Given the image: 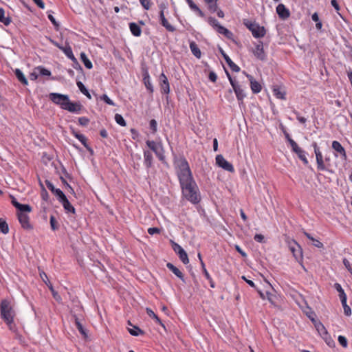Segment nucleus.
Wrapping results in <instances>:
<instances>
[{
    "mask_svg": "<svg viewBox=\"0 0 352 352\" xmlns=\"http://www.w3.org/2000/svg\"><path fill=\"white\" fill-rule=\"evenodd\" d=\"M146 312L150 318L155 320V323L162 326L164 328V329L166 331V328L165 327V324H164L162 320L158 317V316L156 315L151 309L147 307L146 309Z\"/></svg>",
    "mask_w": 352,
    "mask_h": 352,
    "instance_id": "obj_32",
    "label": "nucleus"
},
{
    "mask_svg": "<svg viewBox=\"0 0 352 352\" xmlns=\"http://www.w3.org/2000/svg\"><path fill=\"white\" fill-rule=\"evenodd\" d=\"M276 11L281 20H285L290 16L289 10L283 3H280L277 6Z\"/></svg>",
    "mask_w": 352,
    "mask_h": 352,
    "instance_id": "obj_19",
    "label": "nucleus"
},
{
    "mask_svg": "<svg viewBox=\"0 0 352 352\" xmlns=\"http://www.w3.org/2000/svg\"><path fill=\"white\" fill-rule=\"evenodd\" d=\"M11 21V18L9 16H5L4 9L3 8H0V22L8 26L10 24Z\"/></svg>",
    "mask_w": 352,
    "mask_h": 352,
    "instance_id": "obj_37",
    "label": "nucleus"
},
{
    "mask_svg": "<svg viewBox=\"0 0 352 352\" xmlns=\"http://www.w3.org/2000/svg\"><path fill=\"white\" fill-rule=\"evenodd\" d=\"M100 100L104 102L106 104L111 105V106H115L116 104L114 102L109 98V96L107 94H102L100 96Z\"/></svg>",
    "mask_w": 352,
    "mask_h": 352,
    "instance_id": "obj_54",
    "label": "nucleus"
},
{
    "mask_svg": "<svg viewBox=\"0 0 352 352\" xmlns=\"http://www.w3.org/2000/svg\"><path fill=\"white\" fill-rule=\"evenodd\" d=\"M58 201L62 204L65 211L67 213H71V214H76V209H75V208L69 202V201L68 200V199L66 197V195L64 196L63 198H61Z\"/></svg>",
    "mask_w": 352,
    "mask_h": 352,
    "instance_id": "obj_23",
    "label": "nucleus"
},
{
    "mask_svg": "<svg viewBox=\"0 0 352 352\" xmlns=\"http://www.w3.org/2000/svg\"><path fill=\"white\" fill-rule=\"evenodd\" d=\"M144 164L147 169L153 166V157L151 151H144Z\"/></svg>",
    "mask_w": 352,
    "mask_h": 352,
    "instance_id": "obj_28",
    "label": "nucleus"
},
{
    "mask_svg": "<svg viewBox=\"0 0 352 352\" xmlns=\"http://www.w3.org/2000/svg\"><path fill=\"white\" fill-rule=\"evenodd\" d=\"M159 85L160 87V92L162 94L166 95V99L167 102L168 103V94H170V84L168 80V78L162 72L159 76Z\"/></svg>",
    "mask_w": 352,
    "mask_h": 352,
    "instance_id": "obj_12",
    "label": "nucleus"
},
{
    "mask_svg": "<svg viewBox=\"0 0 352 352\" xmlns=\"http://www.w3.org/2000/svg\"><path fill=\"white\" fill-rule=\"evenodd\" d=\"M50 223L51 229L53 231L58 230L59 229L60 225L57 221L56 217L54 215H51L50 218Z\"/></svg>",
    "mask_w": 352,
    "mask_h": 352,
    "instance_id": "obj_45",
    "label": "nucleus"
},
{
    "mask_svg": "<svg viewBox=\"0 0 352 352\" xmlns=\"http://www.w3.org/2000/svg\"><path fill=\"white\" fill-rule=\"evenodd\" d=\"M76 85L82 94L87 92V89L81 81L76 80Z\"/></svg>",
    "mask_w": 352,
    "mask_h": 352,
    "instance_id": "obj_64",
    "label": "nucleus"
},
{
    "mask_svg": "<svg viewBox=\"0 0 352 352\" xmlns=\"http://www.w3.org/2000/svg\"><path fill=\"white\" fill-rule=\"evenodd\" d=\"M292 151L296 153L298 157L307 166L309 164L308 160L306 157V152L301 148L298 144H292Z\"/></svg>",
    "mask_w": 352,
    "mask_h": 352,
    "instance_id": "obj_18",
    "label": "nucleus"
},
{
    "mask_svg": "<svg viewBox=\"0 0 352 352\" xmlns=\"http://www.w3.org/2000/svg\"><path fill=\"white\" fill-rule=\"evenodd\" d=\"M69 98L68 95L59 93H50L49 94V99L54 104L60 106L63 110L67 104Z\"/></svg>",
    "mask_w": 352,
    "mask_h": 352,
    "instance_id": "obj_9",
    "label": "nucleus"
},
{
    "mask_svg": "<svg viewBox=\"0 0 352 352\" xmlns=\"http://www.w3.org/2000/svg\"><path fill=\"white\" fill-rule=\"evenodd\" d=\"M14 75L17 80L23 85H28V81L25 78V75L20 69H16L14 71Z\"/></svg>",
    "mask_w": 352,
    "mask_h": 352,
    "instance_id": "obj_35",
    "label": "nucleus"
},
{
    "mask_svg": "<svg viewBox=\"0 0 352 352\" xmlns=\"http://www.w3.org/2000/svg\"><path fill=\"white\" fill-rule=\"evenodd\" d=\"M272 91L274 95L278 99L285 100L286 93L285 91L282 90V88L278 85H273Z\"/></svg>",
    "mask_w": 352,
    "mask_h": 352,
    "instance_id": "obj_33",
    "label": "nucleus"
},
{
    "mask_svg": "<svg viewBox=\"0 0 352 352\" xmlns=\"http://www.w3.org/2000/svg\"><path fill=\"white\" fill-rule=\"evenodd\" d=\"M46 285L47 286V287L49 288V289L50 290L52 294V296L54 297V298L57 300V301H60L61 300V297L58 294V293L54 289L52 284L49 282V283H46Z\"/></svg>",
    "mask_w": 352,
    "mask_h": 352,
    "instance_id": "obj_43",
    "label": "nucleus"
},
{
    "mask_svg": "<svg viewBox=\"0 0 352 352\" xmlns=\"http://www.w3.org/2000/svg\"><path fill=\"white\" fill-rule=\"evenodd\" d=\"M223 59L225 60V61L226 62V63L228 64V65L229 66L232 71L234 72H240V67L237 65H236L228 56H225V58Z\"/></svg>",
    "mask_w": 352,
    "mask_h": 352,
    "instance_id": "obj_38",
    "label": "nucleus"
},
{
    "mask_svg": "<svg viewBox=\"0 0 352 352\" xmlns=\"http://www.w3.org/2000/svg\"><path fill=\"white\" fill-rule=\"evenodd\" d=\"M35 70H37L38 74L41 76H50L52 75L51 72L43 66L35 67Z\"/></svg>",
    "mask_w": 352,
    "mask_h": 352,
    "instance_id": "obj_47",
    "label": "nucleus"
},
{
    "mask_svg": "<svg viewBox=\"0 0 352 352\" xmlns=\"http://www.w3.org/2000/svg\"><path fill=\"white\" fill-rule=\"evenodd\" d=\"M159 19H160V23L164 27L166 30L170 32H173L175 31V28L170 25L166 18L165 17L164 12H159Z\"/></svg>",
    "mask_w": 352,
    "mask_h": 352,
    "instance_id": "obj_24",
    "label": "nucleus"
},
{
    "mask_svg": "<svg viewBox=\"0 0 352 352\" xmlns=\"http://www.w3.org/2000/svg\"><path fill=\"white\" fill-rule=\"evenodd\" d=\"M0 232L4 234H6L9 232L8 224L3 218H0Z\"/></svg>",
    "mask_w": 352,
    "mask_h": 352,
    "instance_id": "obj_42",
    "label": "nucleus"
},
{
    "mask_svg": "<svg viewBox=\"0 0 352 352\" xmlns=\"http://www.w3.org/2000/svg\"><path fill=\"white\" fill-rule=\"evenodd\" d=\"M216 164L219 167H221L225 170L230 173H234V168L231 163L228 162L222 155H217L216 156Z\"/></svg>",
    "mask_w": 352,
    "mask_h": 352,
    "instance_id": "obj_15",
    "label": "nucleus"
},
{
    "mask_svg": "<svg viewBox=\"0 0 352 352\" xmlns=\"http://www.w3.org/2000/svg\"><path fill=\"white\" fill-rule=\"evenodd\" d=\"M72 318L74 319V323L78 331L84 337V338H87L88 336L87 329L83 327V325L80 321V319L78 318L76 314H73V312L72 311Z\"/></svg>",
    "mask_w": 352,
    "mask_h": 352,
    "instance_id": "obj_25",
    "label": "nucleus"
},
{
    "mask_svg": "<svg viewBox=\"0 0 352 352\" xmlns=\"http://www.w3.org/2000/svg\"><path fill=\"white\" fill-rule=\"evenodd\" d=\"M140 2L145 10H148L150 9L151 4V0H140Z\"/></svg>",
    "mask_w": 352,
    "mask_h": 352,
    "instance_id": "obj_61",
    "label": "nucleus"
},
{
    "mask_svg": "<svg viewBox=\"0 0 352 352\" xmlns=\"http://www.w3.org/2000/svg\"><path fill=\"white\" fill-rule=\"evenodd\" d=\"M17 219L21 226V228L25 230H32L34 227L30 222V217L27 214H17Z\"/></svg>",
    "mask_w": 352,
    "mask_h": 352,
    "instance_id": "obj_17",
    "label": "nucleus"
},
{
    "mask_svg": "<svg viewBox=\"0 0 352 352\" xmlns=\"http://www.w3.org/2000/svg\"><path fill=\"white\" fill-rule=\"evenodd\" d=\"M254 55L261 60H266V54L263 49V43L262 41H258L257 44H256L255 50H253Z\"/></svg>",
    "mask_w": 352,
    "mask_h": 352,
    "instance_id": "obj_20",
    "label": "nucleus"
},
{
    "mask_svg": "<svg viewBox=\"0 0 352 352\" xmlns=\"http://www.w3.org/2000/svg\"><path fill=\"white\" fill-rule=\"evenodd\" d=\"M40 185L41 188V197L44 201H47L49 199V194L41 182Z\"/></svg>",
    "mask_w": 352,
    "mask_h": 352,
    "instance_id": "obj_55",
    "label": "nucleus"
},
{
    "mask_svg": "<svg viewBox=\"0 0 352 352\" xmlns=\"http://www.w3.org/2000/svg\"><path fill=\"white\" fill-rule=\"evenodd\" d=\"M129 30L132 34L135 37H139L142 34V29L139 24L135 22H131L129 23Z\"/></svg>",
    "mask_w": 352,
    "mask_h": 352,
    "instance_id": "obj_31",
    "label": "nucleus"
},
{
    "mask_svg": "<svg viewBox=\"0 0 352 352\" xmlns=\"http://www.w3.org/2000/svg\"><path fill=\"white\" fill-rule=\"evenodd\" d=\"M332 148L338 153L342 157L346 158V153L344 148L342 146V144L336 140L333 141L332 142Z\"/></svg>",
    "mask_w": 352,
    "mask_h": 352,
    "instance_id": "obj_30",
    "label": "nucleus"
},
{
    "mask_svg": "<svg viewBox=\"0 0 352 352\" xmlns=\"http://www.w3.org/2000/svg\"><path fill=\"white\" fill-rule=\"evenodd\" d=\"M324 166H327L328 167L327 169H324V170L329 172L331 173H333L334 171L331 168V164H330V158L329 157H325L324 160Z\"/></svg>",
    "mask_w": 352,
    "mask_h": 352,
    "instance_id": "obj_59",
    "label": "nucleus"
},
{
    "mask_svg": "<svg viewBox=\"0 0 352 352\" xmlns=\"http://www.w3.org/2000/svg\"><path fill=\"white\" fill-rule=\"evenodd\" d=\"M333 287L339 293V297H340V300H342L343 298H346V295L340 284L336 283L333 285Z\"/></svg>",
    "mask_w": 352,
    "mask_h": 352,
    "instance_id": "obj_49",
    "label": "nucleus"
},
{
    "mask_svg": "<svg viewBox=\"0 0 352 352\" xmlns=\"http://www.w3.org/2000/svg\"><path fill=\"white\" fill-rule=\"evenodd\" d=\"M347 297L340 300L342 305L344 309V313L346 316H349L351 314V307L346 304Z\"/></svg>",
    "mask_w": 352,
    "mask_h": 352,
    "instance_id": "obj_48",
    "label": "nucleus"
},
{
    "mask_svg": "<svg viewBox=\"0 0 352 352\" xmlns=\"http://www.w3.org/2000/svg\"><path fill=\"white\" fill-rule=\"evenodd\" d=\"M70 132L76 138L78 139L81 144L85 146L87 144H88L87 138L82 134L80 133L78 131H76L73 126H69Z\"/></svg>",
    "mask_w": 352,
    "mask_h": 352,
    "instance_id": "obj_29",
    "label": "nucleus"
},
{
    "mask_svg": "<svg viewBox=\"0 0 352 352\" xmlns=\"http://www.w3.org/2000/svg\"><path fill=\"white\" fill-rule=\"evenodd\" d=\"M115 121L118 124L122 126H125L126 125V122L121 114L116 113L115 115Z\"/></svg>",
    "mask_w": 352,
    "mask_h": 352,
    "instance_id": "obj_51",
    "label": "nucleus"
},
{
    "mask_svg": "<svg viewBox=\"0 0 352 352\" xmlns=\"http://www.w3.org/2000/svg\"><path fill=\"white\" fill-rule=\"evenodd\" d=\"M149 129L153 134H155L157 131V122L155 119H151L149 122Z\"/></svg>",
    "mask_w": 352,
    "mask_h": 352,
    "instance_id": "obj_52",
    "label": "nucleus"
},
{
    "mask_svg": "<svg viewBox=\"0 0 352 352\" xmlns=\"http://www.w3.org/2000/svg\"><path fill=\"white\" fill-rule=\"evenodd\" d=\"M179 183L183 198L194 205L201 201L200 191L193 176L179 180Z\"/></svg>",
    "mask_w": 352,
    "mask_h": 352,
    "instance_id": "obj_1",
    "label": "nucleus"
},
{
    "mask_svg": "<svg viewBox=\"0 0 352 352\" xmlns=\"http://www.w3.org/2000/svg\"><path fill=\"white\" fill-rule=\"evenodd\" d=\"M202 273H203L204 276H205V278L209 281L210 286L212 288H214L215 287V283H214L212 278L211 277V276L208 273V270H204V272H202Z\"/></svg>",
    "mask_w": 352,
    "mask_h": 352,
    "instance_id": "obj_53",
    "label": "nucleus"
},
{
    "mask_svg": "<svg viewBox=\"0 0 352 352\" xmlns=\"http://www.w3.org/2000/svg\"><path fill=\"white\" fill-rule=\"evenodd\" d=\"M72 67L75 69H76L78 72H79V73H80L82 76H85L84 70H83L82 67H81V65H80V63H78L76 58L72 60Z\"/></svg>",
    "mask_w": 352,
    "mask_h": 352,
    "instance_id": "obj_50",
    "label": "nucleus"
},
{
    "mask_svg": "<svg viewBox=\"0 0 352 352\" xmlns=\"http://www.w3.org/2000/svg\"><path fill=\"white\" fill-rule=\"evenodd\" d=\"M84 109L85 107L79 101H72L69 98L67 100V104L64 110L68 111L69 112L73 113H80Z\"/></svg>",
    "mask_w": 352,
    "mask_h": 352,
    "instance_id": "obj_16",
    "label": "nucleus"
},
{
    "mask_svg": "<svg viewBox=\"0 0 352 352\" xmlns=\"http://www.w3.org/2000/svg\"><path fill=\"white\" fill-rule=\"evenodd\" d=\"M80 59L86 68L91 69L93 67L92 63L88 58L85 52L80 53Z\"/></svg>",
    "mask_w": 352,
    "mask_h": 352,
    "instance_id": "obj_41",
    "label": "nucleus"
},
{
    "mask_svg": "<svg viewBox=\"0 0 352 352\" xmlns=\"http://www.w3.org/2000/svg\"><path fill=\"white\" fill-rule=\"evenodd\" d=\"M247 78L250 81L252 93L258 94L261 92L262 89L261 85L258 81H256L252 75H247Z\"/></svg>",
    "mask_w": 352,
    "mask_h": 352,
    "instance_id": "obj_26",
    "label": "nucleus"
},
{
    "mask_svg": "<svg viewBox=\"0 0 352 352\" xmlns=\"http://www.w3.org/2000/svg\"><path fill=\"white\" fill-rule=\"evenodd\" d=\"M190 49L191 50L192 54L197 58H200L201 56V52L200 49L196 43L193 41H190L189 43Z\"/></svg>",
    "mask_w": 352,
    "mask_h": 352,
    "instance_id": "obj_34",
    "label": "nucleus"
},
{
    "mask_svg": "<svg viewBox=\"0 0 352 352\" xmlns=\"http://www.w3.org/2000/svg\"><path fill=\"white\" fill-rule=\"evenodd\" d=\"M166 267L171 271L177 278H179L183 283H186L184 274L182 272V271L175 266L171 263H167L166 265Z\"/></svg>",
    "mask_w": 352,
    "mask_h": 352,
    "instance_id": "obj_27",
    "label": "nucleus"
},
{
    "mask_svg": "<svg viewBox=\"0 0 352 352\" xmlns=\"http://www.w3.org/2000/svg\"><path fill=\"white\" fill-rule=\"evenodd\" d=\"M311 146L314 148V153L316 155L317 168L318 170H324V169H327L328 167L324 166V162L323 159V156L322 152L320 151V147L318 145L316 142H313L311 143Z\"/></svg>",
    "mask_w": 352,
    "mask_h": 352,
    "instance_id": "obj_11",
    "label": "nucleus"
},
{
    "mask_svg": "<svg viewBox=\"0 0 352 352\" xmlns=\"http://www.w3.org/2000/svg\"><path fill=\"white\" fill-rule=\"evenodd\" d=\"M226 74L230 81V83L233 89V91L236 95V99L239 101V104L243 103V99L246 97V94L244 92L242 85L239 84V81L235 77H232L229 72L225 69Z\"/></svg>",
    "mask_w": 352,
    "mask_h": 352,
    "instance_id": "obj_4",
    "label": "nucleus"
},
{
    "mask_svg": "<svg viewBox=\"0 0 352 352\" xmlns=\"http://www.w3.org/2000/svg\"><path fill=\"white\" fill-rule=\"evenodd\" d=\"M60 179L62 182V184L67 188L69 190V192L72 193V194H74V190L72 188V187L67 183V182L66 181V179L63 177V176H60Z\"/></svg>",
    "mask_w": 352,
    "mask_h": 352,
    "instance_id": "obj_58",
    "label": "nucleus"
},
{
    "mask_svg": "<svg viewBox=\"0 0 352 352\" xmlns=\"http://www.w3.org/2000/svg\"><path fill=\"white\" fill-rule=\"evenodd\" d=\"M339 344L344 348H346L348 346V341L345 336H339L338 338Z\"/></svg>",
    "mask_w": 352,
    "mask_h": 352,
    "instance_id": "obj_56",
    "label": "nucleus"
},
{
    "mask_svg": "<svg viewBox=\"0 0 352 352\" xmlns=\"http://www.w3.org/2000/svg\"><path fill=\"white\" fill-rule=\"evenodd\" d=\"M78 124L79 125L82 126H87L90 120L87 117H80L78 118Z\"/></svg>",
    "mask_w": 352,
    "mask_h": 352,
    "instance_id": "obj_57",
    "label": "nucleus"
},
{
    "mask_svg": "<svg viewBox=\"0 0 352 352\" xmlns=\"http://www.w3.org/2000/svg\"><path fill=\"white\" fill-rule=\"evenodd\" d=\"M45 183L47 188L56 197L58 201L65 196V194L60 188H56L50 180L46 179Z\"/></svg>",
    "mask_w": 352,
    "mask_h": 352,
    "instance_id": "obj_22",
    "label": "nucleus"
},
{
    "mask_svg": "<svg viewBox=\"0 0 352 352\" xmlns=\"http://www.w3.org/2000/svg\"><path fill=\"white\" fill-rule=\"evenodd\" d=\"M317 331L320 334V336L322 337V338L324 340L325 343L331 348H333L336 346V343L330 334L328 333L327 330L326 329L325 327L323 325L322 323H318L317 327Z\"/></svg>",
    "mask_w": 352,
    "mask_h": 352,
    "instance_id": "obj_10",
    "label": "nucleus"
},
{
    "mask_svg": "<svg viewBox=\"0 0 352 352\" xmlns=\"http://www.w3.org/2000/svg\"><path fill=\"white\" fill-rule=\"evenodd\" d=\"M1 318L4 322H10L15 316V311L10 302L7 299H3L0 302Z\"/></svg>",
    "mask_w": 352,
    "mask_h": 352,
    "instance_id": "obj_3",
    "label": "nucleus"
},
{
    "mask_svg": "<svg viewBox=\"0 0 352 352\" xmlns=\"http://www.w3.org/2000/svg\"><path fill=\"white\" fill-rule=\"evenodd\" d=\"M173 165L176 169H178L177 171L178 180L193 176L189 164L183 154L177 155L173 152Z\"/></svg>",
    "mask_w": 352,
    "mask_h": 352,
    "instance_id": "obj_2",
    "label": "nucleus"
},
{
    "mask_svg": "<svg viewBox=\"0 0 352 352\" xmlns=\"http://www.w3.org/2000/svg\"><path fill=\"white\" fill-rule=\"evenodd\" d=\"M146 144L151 151L155 153L156 157L160 162L163 164H166L164 155V149L161 142H156L153 140H148L146 141Z\"/></svg>",
    "mask_w": 352,
    "mask_h": 352,
    "instance_id": "obj_8",
    "label": "nucleus"
},
{
    "mask_svg": "<svg viewBox=\"0 0 352 352\" xmlns=\"http://www.w3.org/2000/svg\"><path fill=\"white\" fill-rule=\"evenodd\" d=\"M306 315L309 318V319L312 322L316 329H317L318 324L322 322L319 320H316V314H315V312L312 311L311 308H309V311L307 312Z\"/></svg>",
    "mask_w": 352,
    "mask_h": 352,
    "instance_id": "obj_40",
    "label": "nucleus"
},
{
    "mask_svg": "<svg viewBox=\"0 0 352 352\" xmlns=\"http://www.w3.org/2000/svg\"><path fill=\"white\" fill-rule=\"evenodd\" d=\"M47 38L49 40V41L52 45H54V46H56V47L60 49L61 51H63V53L65 54V56L69 59H70L72 60L76 58L73 54L72 49L71 46L69 45V44L67 42H66L65 46H63L60 43H58L57 41L51 38L50 37H47Z\"/></svg>",
    "mask_w": 352,
    "mask_h": 352,
    "instance_id": "obj_14",
    "label": "nucleus"
},
{
    "mask_svg": "<svg viewBox=\"0 0 352 352\" xmlns=\"http://www.w3.org/2000/svg\"><path fill=\"white\" fill-rule=\"evenodd\" d=\"M243 25L252 32V36L256 38H263L266 34V29L265 27L261 26L255 21L244 19Z\"/></svg>",
    "mask_w": 352,
    "mask_h": 352,
    "instance_id": "obj_6",
    "label": "nucleus"
},
{
    "mask_svg": "<svg viewBox=\"0 0 352 352\" xmlns=\"http://www.w3.org/2000/svg\"><path fill=\"white\" fill-rule=\"evenodd\" d=\"M32 211V208L30 205L21 204L19 207L16 209V214L20 213L26 214L31 212Z\"/></svg>",
    "mask_w": 352,
    "mask_h": 352,
    "instance_id": "obj_36",
    "label": "nucleus"
},
{
    "mask_svg": "<svg viewBox=\"0 0 352 352\" xmlns=\"http://www.w3.org/2000/svg\"><path fill=\"white\" fill-rule=\"evenodd\" d=\"M10 198L11 199V204H12V206L16 208L17 209L19 206L21 205V203H19L16 199L14 197V196H13L12 195H10Z\"/></svg>",
    "mask_w": 352,
    "mask_h": 352,
    "instance_id": "obj_63",
    "label": "nucleus"
},
{
    "mask_svg": "<svg viewBox=\"0 0 352 352\" xmlns=\"http://www.w3.org/2000/svg\"><path fill=\"white\" fill-rule=\"evenodd\" d=\"M286 242L289 250L292 253L296 261L302 266L303 270H306L303 265V255L301 246L294 239H290L289 238L286 240Z\"/></svg>",
    "mask_w": 352,
    "mask_h": 352,
    "instance_id": "obj_5",
    "label": "nucleus"
},
{
    "mask_svg": "<svg viewBox=\"0 0 352 352\" xmlns=\"http://www.w3.org/2000/svg\"><path fill=\"white\" fill-rule=\"evenodd\" d=\"M311 19L316 22V28L318 30H320L322 27V21L319 19L318 14L317 12H314L311 15Z\"/></svg>",
    "mask_w": 352,
    "mask_h": 352,
    "instance_id": "obj_46",
    "label": "nucleus"
},
{
    "mask_svg": "<svg viewBox=\"0 0 352 352\" xmlns=\"http://www.w3.org/2000/svg\"><path fill=\"white\" fill-rule=\"evenodd\" d=\"M132 327L133 328H128V331L131 336H138L140 335H144L145 332L139 327L133 325Z\"/></svg>",
    "mask_w": 352,
    "mask_h": 352,
    "instance_id": "obj_39",
    "label": "nucleus"
},
{
    "mask_svg": "<svg viewBox=\"0 0 352 352\" xmlns=\"http://www.w3.org/2000/svg\"><path fill=\"white\" fill-rule=\"evenodd\" d=\"M171 246L175 252L178 255L182 262L186 265L189 263V258L186 252L184 249L178 243L173 241H170Z\"/></svg>",
    "mask_w": 352,
    "mask_h": 352,
    "instance_id": "obj_13",
    "label": "nucleus"
},
{
    "mask_svg": "<svg viewBox=\"0 0 352 352\" xmlns=\"http://www.w3.org/2000/svg\"><path fill=\"white\" fill-rule=\"evenodd\" d=\"M254 239L258 243H265V237L261 234H256L254 236Z\"/></svg>",
    "mask_w": 352,
    "mask_h": 352,
    "instance_id": "obj_60",
    "label": "nucleus"
},
{
    "mask_svg": "<svg viewBox=\"0 0 352 352\" xmlns=\"http://www.w3.org/2000/svg\"><path fill=\"white\" fill-rule=\"evenodd\" d=\"M147 232L149 234L153 235L155 234H160L161 230L157 227H151L148 229Z\"/></svg>",
    "mask_w": 352,
    "mask_h": 352,
    "instance_id": "obj_62",
    "label": "nucleus"
},
{
    "mask_svg": "<svg viewBox=\"0 0 352 352\" xmlns=\"http://www.w3.org/2000/svg\"><path fill=\"white\" fill-rule=\"evenodd\" d=\"M52 13L53 12L52 11H48L47 12V18L49 19V20L52 22V23L53 24V25L54 26V29L56 30V31H58L59 29H60V24L58 22H57L55 19V18L54 17V16L52 15Z\"/></svg>",
    "mask_w": 352,
    "mask_h": 352,
    "instance_id": "obj_44",
    "label": "nucleus"
},
{
    "mask_svg": "<svg viewBox=\"0 0 352 352\" xmlns=\"http://www.w3.org/2000/svg\"><path fill=\"white\" fill-rule=\"evenodd\" d=\"M207 22L212 26L219 34L223 35L228 39H233V33L228 29L221 25L219 22L212 16H209L207 19Z\"/></svg>",
    "mask_w": 352,
    "mask_h": 352,
    "instance_id": "obj_7",
    "label": "nucleus"
},
{
    "mask_svg": "<svg viewBox=\"0 0 352 352\" xmlns=\"http://www.w3.org/2000/svg\"><path fill=\"white\" fill-rule=\"evenodd\" d=\"M142 78H143V79H142L143 82H144L146 89L148 90V91L149 92L150 94H153V93L154 91V88L151 83L148 72L146 69H145L142 71Z\"/></svg>",
    "mask_w": 352,
    "mask_h": 352,
    "instance_id": "obj_21",
    "label": "nucleus"
}]
</instances>
